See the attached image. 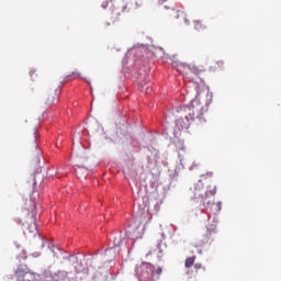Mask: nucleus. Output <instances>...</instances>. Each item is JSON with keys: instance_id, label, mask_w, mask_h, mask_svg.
I'll return each mask as SVG.
<instances>
[{"instance_id": "obj_3", "label": "nucleus", "mask_w": 281, "mask_h": 281, "mask_svg": "<svg viewBox=\"0 0 281 281\" xmlns=\"http://www.w3.org/2000/svg\"><path fill=\"white\" fill-rule=\"evenodd\" d=\"M15 276L18 278V281H54V277L52 274H36L34 272H25L21 269H18L15 271Z\"/></svg>"}, {"instance_id": "obj_15", "label": "nucleus", "mask_w": 281, "mask_h": 281, "mask_svg": "<svg viewBox=\"0 0 281 281\" xmlns=\"http://www.w3.org/2000/svg\"><path fill=\"white\" fill-rule=\"evenodd\" d=\"M36 74V70H31L30 71V76H31V78H34V75Z\"/></svg>"}, {"instance_id": "obj_10", "label": "nucleus", "mask_w": 281, "mask_h": 281, "mask_svg": "<svg viewBox=\"0 0 281 281\" xmlns=\"http://www.w3.org/2000/svg\"><path fill=\"white\" fill-rule=\"evenodd\" d=\"M133 8H135V4H133V2H127L125 5H123L122 12L128 14L133 12Z\"/></svg>"}, {"instance_id": "obj_18", "label": "nucleus", "mask_w": 281, "mask_h": 281, "mask_svg": "<svg viewBox=\"0 0 281 281\" xmlns=\"http://www.w3.org/2000/svg\"><path fill=\"white\" fill-rule=\"evenodd\" d=\"M220 65H223V61H220Z\"/></svg>"}, {"instance_id": "obj_13", "label": "nucleus", "mask_w": 281, "mask_h": 281, "mask_svg": "<svg viewBox=\"0 0 281 281\" xmlns=\"http://www.w3.org/2000/svg\"><path fill=\"white\" fill-rule=\"evenodd\" d=\"M123 238H122V235H119L117 237H114V247H122V243H123Z\"/></svg>"}, {"instance_id": "obj_19", "label": "nucleus", "mask_w": 281, "mask_h": 281, "mask_svg": "<svg viewBox=\"0 0 281 281\" xmlns=\"http://www.w3.org/2000/svg\"><path fill=\"white\" fill-rule=\"evenodd\" d=\"M146 93H148V88L146 89Z\"/></svg>"}, {"instance_id": "obj_20", "label": "nucleus", "mask_w": 281, "mask_h": 281, "mask_svg": "<svg viewBox=\"0 0 281 281\" xmlns=\"http://www.w3.org/2000/svg\"><path fill=\"white\" fill-rule=\"evenodd\" d=\"M162 1H166V0H162Z\"/></svg>"}, {"instance_id": "obj_12", "label": "nucleus", "mask_w": 281, "mask_h": 281, "mask_svg": "<svg viewBox=\"0 0 281 281\" xmlns=\"http://www.w3.org/2000/svg\"><path fill=\"white\" fill-rule=\"evenodd\" d=\"M196 260V257L193 256V257H189L186 259V262H184V267L187 269H190V267L194 266V261Z\"/></svg>"}, {"instance_id": "obj_14", "label": "nucleus", "mask_w": 281, "mask_h": 281, "mask_svg": "<svg viewBox=\"0 0 281 281\" xmlns=\"http://www.w3.org/2000/svg\"><path fill=\"white\" fill-rule=\"evenodd\" d=\"M71 76H72V78H80V74H79V72H72V74L69 76V78H71Z\"/></svg>"}, {"instance_id": "obj_8", "label": "nucleus", "mask_w": 281, "mask_h": 281, "mask_svg": "<svg viewBox=\"0 0 281 281\" xmlns=\"http://www.w3.org/2000/svg\"><path fill=\"white\" fill-rule=\"evenodd\" d=\"M155 255L157 256L158 260L164 258V250H161V244H158L155 249L149 250V254L146 255V258Z\"/></svg>"}, {"instance_id": "obj_9", "label": "nucleus", "mask_w": 281, "mask_h": 281, "mask_svg": "<svg viewBox=\"0 0 281 281\" xmlns=\"http://www.w3.org/2000/svg\"><path fill=\"white\" fill-rule=\"evenodd\" d=\"M29 233L33 234V236H36L38 234V228L36 226V222L33 221L30 225H29Z\"/></svg>"}, {"instance_id": "obj_11", "label": "nucleus", "mask_w": 281, "mask_h": 281, "mask_svg": "<svg viewBox=\"0 0 281 281\" xmlns=\"http://www.w3.org/2000/svg\"><path fill=\"white\" fill-rule=\"evenodd\" d=\"M205 27H206L205 24H203V22L201 20L194 21V30H196L198 32L205 30Z\"/></svg>"}, {"instance_id": "obj_7", "label": "nucleus", "mask_w": 281, "mask_h": 281, "mask_svg": "<svg viewBox=\"0 0 281 281\" xmlns=\"http://www.w3.org/2000/svg\"><path fill=\"white\" fill-rule=\"evenodd\" d=\"M184 69H189V71L194 74V76H199V74H203V71H205L204 66H196L195 64H186Z\"/></svg>"}, {"instance_id": "obj_2", "label": "nucleus", "mask_w": 281, "mask_h": 281, "mask_svg": "<svg viewBox=\"0 0 281 281\" xmlns=\"http://www.w3.org/2000/svg\"><path fill=\"white\" fill-rule=\"evenodd\" d=\"M161 273H164V269L161 267L155 268L150 262H142L135 267V276L139 281H157Z\"/></svg>"}, {"instance_id": "obj_4", "label": "nucleus", "mask_w": 281, "mask_h": 281, "mask_svg": "<svg viewBox=\"0 0 281 281\" xmlns=\"http://www.w3.org/2000/svg\"><path fill=\"white\" fill-rule=\"evenodd\" d=\"M212 177H214V173L212 172L202 175L201 180H199L196 184L190 188L189 196L191 199H202V196L205 195V191L203 190V181H206V179H212Z\"/></svg>"}, {"instance_id": "obj_16", "label": "nucleus", "mask_w": 281, "mask_h": 281, "mask_svg": "<svg viewBox=\"0 0 281 281\" xmlns=\"http://www.w3.org/2000/svg\"><path fill=\"white\" fill-rule=\"evenodd\" d=\"M201 267H202L201 263H195V265H194V268H195V269H201Z\"/></svg>"}, {"instance_id": "obj_17", "label": "nucleus", "mask_w": 281, "mask_h": 281, "mask_svg": "<svg viewBox=\"0 0 281 281\" xmlns=\"http://www.w3.org/2000/svg\"><path fill=\"white\" fill-rule=\"evenodd\" d=\"M206 235L212 236V231H207Z\"/></svg>"}, {"instance_id": "obj_5", "label": "nucleus", "mask_w": 281, "mask_h": 281, "mask_svg": "<svg viewBox=\"0 0 281 281\" xmlns=\"http://www.w3.org/2000/svg\"><path fill=\"white\" fill-rule=\"evenodd\" d=\"M214 194H216V187H214L213 190L205 192L202 199H200L204 207H212V205H214Z\"/></svg>"}, {"instance_id": "obj_1", "label": "nucleus", "mask_w": 281, "mask_h": 281, "mask_svg": "<svg viewBox=\"0 0 281 281\" xmlns=\"http://www.w3.org/2000/svg\"><path fill=\"white\" fill-rule=\"evenodd\" d=\"M181 117L176 121L179 131H188L190 124L195 120L205 122V113H207V105L202 104L199 100H193L190 105H182L179 110Z\"/></svg>"}, {"instance_id": "obj_6", "label": "nucleus", "mask_w": 281, "mask_h": 281, "mask_svg": "<svg viewBox=\"0 0 281 281\" xmlns=\"http://www.w3.org/2000/svg\"><path fill=\"white\" fill-rule=\"evenodd\" d=\"M165 16H169V19H183L186 16V13L179 9H167L165 7Z\"/></svg>"}]
</instances>
